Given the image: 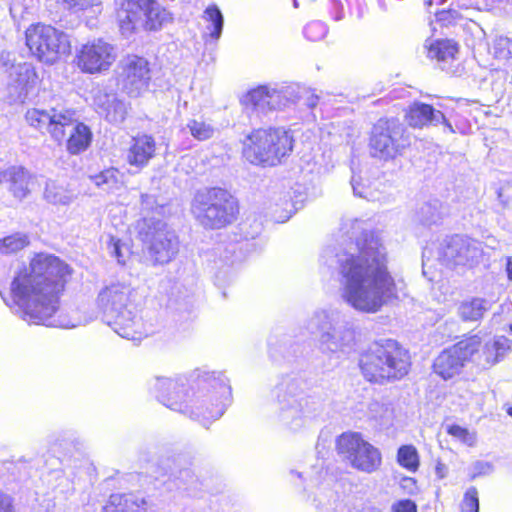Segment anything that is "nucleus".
<instances>
[{"instance_id":"obj_55","label":"nucleus","mask_w":512,"mask_h":512,"mask_svg":"<svg viewBox=\"0 0 512 512\" xmlns=\"http://www.w3.org/2000/svg\"><path fill=\"white\" fill-rule=\"evenodd\" d=\"M318 102V96L311 94L306 99V105L310 108H313L317 105Z\"/></svg>"},{"instance_id":"obj_45","label":"nucleus","mask_w":512,"mask_h":512,"mask_svg":"<svg viewBox=\"0 0 512 512\" xmlns=\"http://www.w3.org/2000/svg\"><path fill=\"white\" fill-rule=\"evenodd\" d=\"M62 2L73 12L85 11L89 8L100 5V0H62Z\"/></svg>"},{"instance_id":"obj_56","label":"nucleus","mask_w":512,"mask_h":512,"mask_svg":"<svg viewBox=\"0 0 512 512\" xmlns=\"http://www.w3.org/2000/svg\"><path fill=\"white\" fill-rule=\"evenodd\" d=\"M506 273L510 281H512V258L507 257L506 259Z\"/></svg>"},{"instance_id":"obj_41","label":"nucleus","mask_w":512,"mask_h":512,"mask_svg":"<svg viewBox=\"0 0 512 512\" xmlns=\"http://www.w3.org/2000/svg\"><path fill=\"white\" fill-rule=\"evenodd\" d=\"M447 433L467 446H474L476 443V433L460 425L447 426Z\"/></svg>"},{"instance_id":"obj_31","label":"nucleus","mask_w":512,"mask_h":512,"mask_svg":"<svg viewBox=\"0 0 512 512\" xmlns=\"http://www.w3.org/2000/svg\"><path fill=\"white\" fill-rule=\"evenodd\" d=\"M43 195L44 199L52 205L68 206L75 199V195L71 190L53 180L46 182Z\"/></svg>"},{"instance_id":"obj_59","label":"nucleus","mask_w":512,"mask_h":512,"mask_svg":"<svg viewBox=\"0 0 512 512\" xmlns=\"http://www.w3.org/2000/svg\"><path fill=\"white\" fill-rule=\"evenodd\" d=\"M507 414L512 417V407L507 409Z\"/></svg>"},{"instance_id":"obj_2","label":"nucleus","mask_w":512,"mask_h":512,"mask_svg":"<svg viewBox=\"0 0 512 512\" xmlns=\"http://www.w3.org/2000/svg\"><path fill=\"white\" fill-rule=\"evenodd\" d=\"M69 267L58 257L39 253L28 267L20 270L10 285V299L5 303L14 308L30 324L75 328L78 323L51 320L58 309L59 293L64 288Z\"/></svg>"},{"instance_id":"obj_38","label":"nucleus","mask_w":512,"mask_h":512,"mask_svg":"<svg viewBox=\"0 0 512 512\" xmlns=\"http://www.w3.org/2000/svg\"><path fill=\"white\" fill-rule=\"evenodd\" d=\"M29 244L27 235L15 233L0 239V253L11 254L22 250Z\"/></svg>"},{"instance_id":"obj_51","label":"nucleus","mask_w":512,"mask_h":512,"mask_svg":"<svg viewBox=\"0 0 512 512\" xmlns=\"http://www.w3.org/2000/svg\"><path fill=\"white\" fill-rule=\"evenodd\" d=\"M447 467L445 464L438 462L435 467V474L439 479H443L447 476Z\"/></svg>"},{"instance_id":"obj_21","label":"nucleus","mask_w":512,"mask_h":512,"mask_svg":"<svg viewBox=\"0 0 512 512\" xmlns=\"http://www.w3.org/2000/svg\"><path fill=\"white\" fill-rule=\"evenodd\" d=\"M293 89L285 85H261L250 90L242 102L252 108L266 113L285 107L293 96Z\"/></svg>"},{"instance_id":"obj_33","label":"nucleus","mask_w":512,"mask_h":512,"mask_svg":"<svg viewBox=\"0 0 512 512\" xmlns=\"http://www.w3.org/2000/svg\"><path fill=\"white\" fill-rule=\"evenodd\" d=\"M90 178L98 188L108 193H114L123 186L122 176L115 168L105 169Z\"/></svg>"},{"instance_id":"obj_61","label":"nucleus","mask_w":512,"mask_h":512,"mask_svg":"<svg viewBox=\"0 0 512 512\" xmlns=\"http://www.w3.org/2000/svg\"><path fill=\"white\" fill-rule=\"evenodd\" d=\"M510 330H511V332H512V325L510 326Z\"/></svg>"},{"instance_id":"obj_6","label":"nucleus","mask_w":512,"mask_h":512,"mask_svg":"<svg viewBox=\"0 0 512 512\" xmlns=\"http://www.w3.org/2000/svg\"><path fill=\"white\" fill-rule=\"evenodd\" d=\"M410 365L408 351L391 339L372 343L359 360L363 377L377 384L400 380L408 374Z\"/></svg>"},{"instance_id":"obj_60","label":"nucleus","mask_w":512,"mask_h":512,"mask_svg":"<svg viewBox=\"0 0 512 512\" xmlns=\"http://www.w3.org/2000/svg\"><path fill=\"white\" fill-rule=\"evenodd\" d=\"M293 6H294L295 8H297V7H298V1H297V0H293Z\"/></svg>"},{"instance_id":"obj_24","label":"nucleus","mask_w":512,"mask_h":512,"mask_svg":"<svg viewBox=\"0 0 512 512\" xmlns=\"http://www.w3.org/2000/svg\"><path fill=\"white\" fill-rule=\"evenodd\" d=\"M405 118L407 123L414 128L442 123L449 133L455 132L453 126L446 120L441 111L435 110L431 105L425 103H412L406 112Z\"/></svg>"},{"instance_id":"obj_13","label":"nucleus","mask_w":512,"mask_h":512,"mask_svg":"<svg viewBox=\"0 0 512 512\" xmlns=\"http://www.w3.org/2000/svg\"><path fill=\"white\" fill-rule=\"evenodd\" d=\"M26 45L38 60L53 64L70 50L68 35L50 25L34 24L25 32Z\"/></svg>"},{"instance_id":"obj_58","label":"nucleus","mask_w":512,"mask_h":512,"mask_svg":"<svg viewBox=\"0 0 512 512\" xmlns=\"http://www.w3.org/2000/svg\"><path fill=\"white\" fill-rule=\"evenodd\" d=\"M363 512H382V511L378 508H368V509L364 510Z\"/></svg>"},{"instance_id":"obj_42","label":"nucleus","mask_w":512,"mask_h":512,"mask_svg":"<svg viewBox=\"0 0 512 512\" xmlns=\"http://www.w3.org/2000/svg\"><path fill=\"white\" fill-rule=\"evenodd\" d=\"M327 26L321 21H312L304 28V35L311 41H319L327 34Z\"/></svg>"},{"instance_id":"obj_22","label":"nucleus","mask_w":512,"mask_h":512,"mask_svg":"<svg viewBox=\"0 0 512 512\" xmlns=\"http://www.w3.org/2000/svg\"><path fill=\"white\" fill-rule=\"evenodd\" d=\"M37 74L31 63L12 64L8 70L7 91L10 103L24 102L37 84Z\"/></svg>"},{"instance_id":"obj_4","label":"nucleus","mask_w":512,"mask_h":512,"mask_svg":"<svg viewBox=\"0 0 512 512\" xmlns=\"http://www.w3.org/2000/svg\"><path fill=\"white\" fill-rule=\"evenodd\" d=\"M26 122L33 128L50 134L58 143L66 142L67 151L77 155L91 144L90 128L77 119L76 111L68 108L49 110L32 108L25 114Z\"/></svg>"},{"instance_id":"obj_37","label":"nucleus","mask_w":512,"mask_h":512,"mask_svg":"<svg viewBox=\"0 0 512 512\" xmlns=\"http://www.w3.org/2000/svg\"><path fill=\"white\" fill-rule=\"evenodd\" d=\"M397 462L410 472H416L419 468V454L413 445H403L397 452Z\"/></svg>"},{"instance_id":"obj_27","label":"nucleus","mask_w":512,"mask_h":512,"mask_svg":"<svg viewBox=\"0 0 512 512\" xmlns=\"http://www.w3.org/2000/svg\"><path fill=\"white\" fill-rule=\"evenodd\" d=\"M31 176L21 166H12L0 172V183L7 184L14 197L24 199L30 192Z\"/></svg>"},{"instance_id":"obj_12","label":"nucleus","mask_w":512,"mask_h":512,"mask_svg":"<svg viewBox=\"0 0 512 512\" xmlns=\"http://www.w3.org/2000/svg\"><path fill=\"white\" fill-rule=\"evenodd\" d=\"M135 228L154 264H166L178 253V237L162 220L144 217Z\"/></svg>"},{"instance_id":"obj_17","label":"nucleus","mask_w":512,"mask_h":512,"mask_svg":"<svg viewBox=\"0 0 512 512\" xmlns=\"http://www.w3.org/2000/svg\"><path fill=\"white\" fill-rule=\"evenodd\" d=\"M193 457L178 453L160 460L159 475H168L178 490L188 497H200L202 482L191 468Z\"/></svg>"},{"instance_id":"obj_19","label":"nucleus","mask_w":512,"mask_h":512,"mask_svg":"<svg viewBox=\"0 0 512 512\" xmlns=\"http://www.w3.org/2000/svg\"><path fill=\"white\" fill-rule=\"evenodd\" d=\"M116 59V48L103 39H94L81 45L75 56L77 67L87 74H100L108 71Z\"/></svg>"},{"instance_id":"obj_3","label":"nucleus","mask_w":512,"mask_h":512,"mask_svg":"<svg viewBox=\"0 0 512 512\" xmlns=\"http://www.w3.org/2000/svg\"><path fill=\"white\" fill-rule=\"evenodd\" d=\"M149 389L163 405L201 421L204 426L223 415L225 404L222 398L230 392L223 379H213L195 391L187 387L180 377L162 376L151 379Z\"/></svg>"},{"instance_id":"obj_20","label":"nucleus","mask_w":512,"mask_h":512,"mask_svg":"<svg viewBox=\"0 0 512 512\" xmlns=\"http://www.w3.org/2000/svg\"><path fill=\"white\" fill-rule=\"evenodd\" d=\"M150 68L148 61L137 55L124 57L118 66L117 81L121 89L131 97H138L148 89Z\"/></svg>"},{"instance_id":"obj_32","label":"nucleus","mask_w":512,"mask_h":512,"mask_svg":"<svg viewBox=\"0 0 512 512\" xmlns=\"http://www.w3.org/2000/svg\"><path fill=\"white\" fill-rule=\"evenodd\" d=\"M425 47L428 51V57L431 59H437L438 61L454 59L458 52L457 43L448 39L429 41Z\"/></svg>"},{"instance_id":"obj_48","label":"nucleus","mask_w":512,"mask_h":512,"mask_svg":"<svg viewBox=\"0 0 512 512\" xmlns=\"http://www.w3.org/2000/svg\"><path fill=\"white\" fill-rule=\"evenodd\" d=\"M330 12L334 20L339 21L344 17V4L341 0H330Z\"/></svg>"},{"instance_id":"obj_5","label":"nucleus","mask_w":512,"mask_h":512,"mask_svg":"<svg viewBox=\"0 0 512 512\" xmlns=\"http://www.w3.org/2000/svg\"><path fill=\"white\" fill-rule=\"evenodd\" d=\"M137 291L126 281H114L98 295L107 324L122 338L139 340L142 322L135 305Z\"/></svg>"},{"instance_id":"obj_40","label":"nucleus","mask_w":512,"mask_h":512,"mask_svg":"<svg viewBox=\"0 0 512 512\" xmlns=\"http://www.w3.org/2000/svg\"><path fill=\"white\" fill-rule=\"evenodd\" d=\"M494 56L502 61L512 63V39L506 36H499L493 43Z\"/></svg>"},{"instance_id":"obj_44","label":"nucleus","mask_w":512,"mask_h":512,"mask_svg":"<svg viewBox=\"0 0 512 512\" xmlns=\"http://www.w3.org/2000/svg\"><path fill=\"white\" fill-rule=\"evenodd\" d=\"M360 177H357L355 175L352 176L351 179V185L353 192L356 196H359L361 198H365L369 201H376L378 200L377 197L373 194V192L370 190L369 187H366L365 185H362L360 182Z\"/></svg>"},{"instance_id":"obj_39","label":"nucleus","mask_w":512,"mask_h":512,"mask_svg":"<svg viewBox=\"0 0 512 512\" xmlns=\"http://www.w3.org/2000/svg\"><path fill=\"white\" fill-rule=\"evenodd\" d=\"M108 250L111 256L115 257L121 265L126 264L131 256V248L127 242H123L113 236L110 237Z\"/></svg>"},{"instance_id":"obj_8","label":"nucleus","mask_w":512,"mask_h":512,"mask_svg":"<svg viewBox=\"0 0 512 512\" xmlns=\"http://www.w3.org/2000/svg\"><path fill=\"white\" fill-rule=\"evenodd\" d=\"M311 334L317 335L318 347L323 353L342 352L352 346L355 332L352 325L344 320L336 308L317 309L306 324Z\"/></svg>"},{"instance_id":"obj_26","label":"nucleus","mask_w":512,"mask_h":512,"mask_svg":"<svg viewBox=\"0 0 512 512\" xmlns=\"http://www.w3.org/2000/svg\"><path fill=\"white\" fill-rule=\"evenodd\" d=\"M509 348V340L503 336L486 342L484 346H482L481 338L479 337V344L473 358H471V362L481 368H488L499 362Z\"/></svg>"},{"instance_id":"obj_47","label":"nucleus","mask_w":512,"mask_h":512,"mask_svg":"<svg viewBox=\"0 0 512 512\" xmlns=\"http://www.w3.org/2000/svg\"><path fill=\"white\" fill-rule=\"evenodd\" d=\"M296 209L297 208L295 207L294 203H292L290 200H285L282 213H280L278 215V212L275 209L273 212L274 218L277 222L283 223V222L287 221L292 216V214L296 211Z\"/></svg>"},{"instance_id":"obj_16","label":"nucleus","mask_w":512,"mask_h":512,"mask_svg":"<svg viewBox=\"0 0 512 512\" xmlns=\"http://www.w3.org/2000/svg\"><path fill=\"white\" fill-rule=\"evenodd\" d=\"M482 254L480 242L460 235L445 238L437 248L438 260L449 268H472L480 262Z\"/></svg>"},{"instance_id":"obj_10","label":"nucleus","mask_w":512,"mask_h":512,"mask_svg":"<svg viewBox=\"0 0 512 512\" xmlns=\"http://www.w3.org/2000/svg\"><path fill=\"white\" fill-rule=\"evenodd\" d=\"M293 149V137L284 128L257 129L244 141L243 154L252 164L275 166Z\"/></svg>"},{"instance_id":"obj_29","label":"nucleus","mask_w":512,"mask_h":512,"mask_svg":"<svg viewBox=\"0 0 512 512\" xmlns=\"http://www.w3.org/2000/svg\"><path fill=\"white\" fill-rule=\"evenodd\" d=\"M146 500L134 494H113L104 507V512H147Z\"/></svg>"},{"instance_id":"obj_52","label":"nucleus","mask_w":512,"mask_h":512,"mask_svg":"<svg viewBox=\"0 0 512 512\" xmlns=\"http://www.w3.org/2000/svg\"><path fill=\"white\" fill-rule=\"evenodd\" d=\"M383 409V405L380 404L379 402H372L370 405H369V410H370V413H371V416L375 419L381 417L380 415H378V411L382 410Z\"/></svg>"},{"instance_id":"obj_30","label":"nucleus","mask_w":512,"mask_h":512,"mask_svg":"<svg viewBox=\"0 0 512 512\" xmlns=\"http://www.w3.org/2000/svg\"><path fill=\"white\" fill-rule=\"evenodd\" d=\"M202 19L206 23L203 32L204 40L206 42H217L221 37L224 26L222 12L216 5H210L204 10Z\"/></svg>"},{"instance_id":"obj_53","label":"nucleus","mask_w":512,"mask_h":512,"mask_svg":"<svg viewBox=\"0 0 512 512\" xmlns=\"http://www.w3.org/2000/svg\"><path fill=\"white\" fill-rule=\"evenodd\" d=\"M142 199V206L144 209L149 210L152 209V204L154 203V199L152 196L143 194L141 196Z\"/></svg>"},{"instance_id":"obj_14","label":"nucleus","mask_w":512,"mask_h":512,"mask_svg":"<svg viewBox=\"0 0 512 512\" xmlns=\"http://www.w3.org/2000/svg\"><path fill=\"white\" fill-rule=\"evenodd\" d=\"M338 454L350 464V466L364 473L376 472L382 464L380 450L359 433H343L336 441Z\"/></svg>"},{"instance_id":"obj_49","label":"nucleus","mask_w":512,"mask_h":512,"mask_svg":"<svg viewBox=\"0 0 512 512\" xmlns=\"http://www.w3.org/2000/svg\"><path fill=\"white\" fill-rule=\"evenodd\" d=\"M393 512H416V505L411 500H402L392 507Z\"/></svg>"},{"instance_id":"obj_7","label":"nucleus","mask_w":512,"mask_h":512,"mask_svg":"<svg viewBox=\"0 0 512 512\" xmlns=\"http://www.w3.org/2000/svg\"><path fill=\"white\" fill-rule=\"evenodd\" d=\"M306 382L299 376L287 375L275 386L276 419L279 425L292 432L301 430L310 413V398L304 396Z\"/></svg>"},{"instance_id":"obj_46","label":"nucleus","mask_w":512,"mask_h":512,"mask_svg":"<svg viewBox=\"0 0 512 512\" xmlns=\"http://www.w3.org/2000/svg\"><path fill=\"white\" fill-rule=\"evenodd\" d=\"M493 465L486 461H476L471 467V479L488 475L492 472Z\"/></svg>"},{"instance_id":"obj_23","label":"nucleus","mask_w":512,"mask_h":512,"mask_svg":"<svg viewBox=\"0 0 512 512\" xmlns=\"http://www.w3.org/2000/svg\"><path fill=\"white\" fill-rule=\"evenodd\" d=\"M93 101L97 113L108 122L119 124L126 118L128 106L115 93H109L104 89H97L94 92Z\"/></svg>"},{"instance_id":"obj_28","label":"nucleus","mask_w":512,"mask_h":512,"mask_svg":"<svg viewBox=\"0 0 512 512\" xmlns=\"http://www.w3.org/2000/svg\"><path fill=\"white\" fill-rule=\"evenodd\" d=\"M156 143L151 136L141 135L133 138V142L127 152V162L139 169L145 167L154 157Z\"/></svg>"},{"instance_id":"obj_36","label":"nucleus","mask_w":512,"mask_h":512,"mask_svg":"<svg viewBox=\"0 0 512 512\" xmlns=\"http://www.w3.org/2000/svg\"><path fill=\"white\" fill-rule=\"evenodd\" d=\"M417 218L423 225L438 223L442 218V205L438 200L424 203L417 211Z\"/></svg>"},{"instance_id":"obj_50","label":"nucleus","mask_w":512,"mask_h":512,"mask_svg":"<svg viewBox=\"0 0 512 512\" xmlns=\"http://www.w3.org/2000/svg\"><path fill=\"white\" fill-rule=\"evenodd\" d=\"M0 512H13L12 499L0 492Z\"/></svg>"},{"instance_id":"obj_11","label":"nucleus","mask_w":512,"mask_h":512,"mask_svg":"<svg viewBox=\"0 0 512 512\" xmlns=\"http://www.w3.org/2000/svg\"><path fill=\"white\" fill-rule=\"evenodd\" d=\"M172 20V14L156 0H124L118 11L120 32L125 37L140 30L158 31Z\"/></svg>"},{"instance_id":"obj_35","label":"nucleus","mask_w":512,"mask_h":512,"mask_svg":"<svg viewBox=\"0 0 512 512\" xmlns=\"http://www.w3.org/2000/svg\"><path fill=\"white\" fill-rule=\"evenodd\" d=\"M186 129L198 141L209 140L217 132V128L212 121L202 116L188 120Z\"/></svg>"},{"instance_id":"obj_43","label":"nucleus","mask_w":512,"mask_h":512,"mask_svg":"<svg viewBox=\"0 0 512 512\" xmlns=\"http://www.w3.org/2000/svg\"><path fill=\"white\" fill-rule=\"evenodd\" d=\"M461 512H479V497L475 487H470L464 494Z\"/></svg>"},{"instance_id":"obj_15","label":"nucleus","mask_w":512,"mask_h":512,"mask_svg":"<svg viewBox=\"0 0 512 512\" xmlns=\"http://www.w3.org/2000/svg\"><path fill=\"white\" fill-rule=\"evenodd\" d=\"M410 140L399 120L380 119L373 126L370 137V150L373 157L382 160L393 159L400 155Z\"/></svg>"},{"instance_id":"obj_18","label":"nucleus","mask_w":512,"mask_h":512,"mask_svg":"<svg viewBox=\"0 0 512 512\" xmlns=\"http://www.w3.org/2000/svg\"><path fill=\"white\" fill-rule=\"evenodd\" d=\"M478 344L479 336L474 335L444 349L434 360V372L444 380L459 375L465 365L471 362Z\"/></svg>"},{"instance_id":"obj_25","label":"nucleus","mask_w":512,"mask_h":512,"mask_svg":"<svg viewBox=\"0 0 512 512\" xmlns=\"http://www.w3.org/2000/svg\"><path fill=\"white\" fill-rule=\"evenodd\" d=\"M311 482L316 486L313 501L319 512H344L340 495L333 489L334 480L331 477H323L320 473Z\"/></svg>"},{"instance_id":"obj_9","label":"nucleus","mask_w":512,"mask_h":512,"mask_svg":"<svg viewBox=\"0 0 512 512\" xmlns=\"http://www.w3.org/2000/svg\"><path fill=\"white\" fill-rule=\"evenodd\" d=\"M191 212L205 228L220 229L236 219L238 204L227 190L214 187L196 192Z\"/></svg>"},{"instance_id":"obj_34","label":"nucleus","mask_w":512,"mask_h":512,"mask_svg":"<svg viewBox=\"0 0 512 512\" xmlns=\"http://www.w3.org/2000/svg\"><path fill=\"white\" fill-rule=\"evenodd\" d=\"M488 310V302L482 298L463 301L458 307V314L463 321H478Z\"/></svg>"},{"instance_id":"obj_54","label":"nucleus","mask_w":512,"mask_h":512,"mask_svg":"<svg viewBox=\"0 0 512 512\" xmlns=\"http://www.w3.org/2000/svg\"><path fill=\"white\" fill-rule=\"evenodd\" d=\"M10 53L9 52H2L0 53V66H8L10 59Z\"/></svg>"},{"instance_id":"obj_57","label":"nucleus","mask_w":512,"mask_h":512,"mask_svg":"<svg viewBox=\"0 0 512 512\" xmlns=\"http://www.w3.org/2000/svg\"><path fill=\"white\" fill-rule=\"evenodd\" d=\"M428 5H432L434 2L437 4H441L444 0H425Z\"/></svg>"},{"instance_id":"obj_1","label":"nucleus","mask_w":512,"mask_h":512,"mask_svg":"<svg viewBox=\"0 0 512 512\" xmlns=\"http://www.w3.org/2000/svg\"><path fill=\"white\" fill-rule=\"evenodd\" d=\"M341 231L347 248L336 254L326 250L324 263L338 265L341 299L354 310L374 314L398 298L396 282L388 271L386 247L377 233L368 232L364 222L347 219Z\"/></svg>"}]
</instances>
